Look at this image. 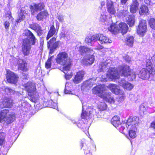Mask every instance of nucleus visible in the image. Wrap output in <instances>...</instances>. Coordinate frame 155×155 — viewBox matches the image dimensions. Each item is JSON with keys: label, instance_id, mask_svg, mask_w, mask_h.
<instances>
[{"label": "nucleus", "instance_id": "obj_1", "mask_svg": "<svg viewBox=\"0 0 155 155\" xmlns=\"http://www.w3.org/2000/svg\"><path fill=\"white\" fill-rule=\"evenodd\" d=\"M120 75L128 77L130 81H133L136 78L135 73L131 71L129 66L121 65L118 67L117 70L115 68H109L106 75V78L103 76L102 80L107 81L109 79L115 80L119 78Z\"/></svg>", "mask_w": 155, "mask_h": 155}, {"label": "nucleus", "instance_id": "obj_2", "mask_svg": "<svg viewBox=\"0 0 155 155\" xmlns=\"http://www.w3.org/2000/svg\"><path fill=\"white\" fill-rule=\"evenodd\" d=\"M106 88L104 85H99L93 88L92 92L94 94H97L107 102L110 104L114 103V100L112 95V94L106 91Z\"/></svg>", "mask_w": 155, "mask_h": 155}, {"label": "nucleus", "instance_id": "obj_3", "mask_svg": "<svg viewBox=\"0 0 155 155\" xmlns=\"http://www.w3.org/2000/svg\"><path fill=\"white\" fill-rule=\"evenodd\" d=\"M56 62L61 65H63L62 68L64 70H68L71 67V61L68 54L65 52L59 53L56 58Z\"/></svg>", "mask_w": 155, "mask_h": 155}, {"label": "nucleus", "instance_id": "obj_4", "mask_svg": "<svg viewBox=\"0 0 155 155\" xmlns=\"http://www.w3.org/2000/svg\"><path fill=\"white\" fill-rule=\"evenodd\" d=\"M98 40L101 44L111 43L112 41L108 38L102 34H97L92 36L87 37L85 39V42L87 44L91 43Z\"/></svg>", "mask_w": 155, "mask_h": 155}, {"label": "nucleus", "instance_id": "obj_5", "mask_svg": "<svg viewBox=\"0 0 155 155\" xmlns=\"http://www.w3.org/2000/svg\"><path fill=\"white\" fill-rule=\"evenodd\" d=\"M128 27L124 23H121L119 25L116 24H112L108 28V30L112 33L115 34L121 32L123 35L125 34L127 31Z\"/></svg>", "mask_w": 155, "mask_h": 155}, {"label": "nucleus", "instance_id": "obj_6", "mask_svg": "<svg viewBox=\"0 0 155 155\" xmlns=\"http://www.w3.org/2000/svg\"><path fill=\"white\" fill-rule=\"evenodd\" d=\"M25 87L28 95L30 97L31 100L36 102L38 99V94L36 91V89L34 85L31 82H29L25 85Z\"/></svg>", "mask_w": 155, "mask_h": 155}, {"label": "nucleus", "instance_id": "obj_7", "mask_svg": "<svg viewBox=\"0 0 155 155\" xmlns=\"http://www.w3.org/2000/svg\"><path fill=\"white\" fill-rule=\"evenodd\" d=\"M15 119L14 114L12 113L9 114L8 109L2 110L0 113V122L3 120L7 122V124H9L13 121Z\"/></svg>", "mask_w": 155, "mask_h": 155}, {"label": "nucleus", "instance_id": "obj_8", "mask_svg": "<svg viewBox=\"0 0 155 155\" xmlns=\"http://www.w3.org/2000/svg\"><path fill=\"white\" fill-rule=\"evenodd\" d=\"M139 118L137 117H130L129 118L126 124H121L120 127V130H124V126L125 125L127 127H130V128L135 129L136 127L137 126L139 123Z\"/></svg>", "mask_w": 155, "mask_h": 155}, {"label": "nucleus", "instance_id": "obj_9", "mask_svg": "<svg viewBox=\"0 0 155 155\" xmlns=\"http://www.w3.org/2000/svg\"><path fill=\"white\" fill-rule=\"evenodd\" d=\"M155 73L154 68L151 67L150 69L148 68H143L142 69L138 74L139 77L144 80H148L150 77V75H153Z\"/></svg>", "mask_w": 155, "mask_h": 155}, {"label": "nucleus", "instance_id": "obj_10", "mask_svg": "<svg viewBox=\"0 0 155 155\" xmlns=\"http://www.w3.org/2000/svg\"><path fill=\"white\" fill-rule=\"evenodd\" d=\"M147 24L146 21L141 20L140 22L137 29L138 34L140 36H143L147 31Z\"/></svg>", "mask_w": 155, "mask_h": 155}, {"label": "nucleus", "instance_id": "obj_11", "mask_svg": "<svg viewBox=\"0 0 155 155\" xmlns=\"http://www.w3.org/2000/svg\"><path fill=\"white\" fill-rule=\"evenodd\" d=\"M31 48V46L29 40L24 39L21 46V51L24 56H28L30 54Z\"/></svg>", "mask_w": 155, "mask_h": 155}, {"label": "nucleus", "instance_id": "obj_12", "mask_svg": "<svg viewBox=\"0 0 155 155\" xmlns=\"http://www.w3.org/2000/svg\"><path fill=\"white\" fill-rule=\"evenodd\" d=\"M108 86L110 89L113 93L117 95L120 94L121 95L120 98L121 101L124 100V97L123 94L124 92L120 90L118 86L115 84H110Z\"/></svg>", "mask_w": 155, "mask_h": 155}, {"label": "nucleus", "instance_id": "obj_13", "mask_svg": "<svg viewBox=\"0 0 155 155\" xmlns=\"http://www.w3.org/2000/svg\"><path fill=\"white\" fill-rule=\"evenodd\" d=\"M18 68L19 70L23 71H26L28 70L29 67L28 63L26 61L18 58L17 59Z\"/></svg>", "mask_w": 155, "mask_h": 155}, {"label": "nucleus", "instance_id": "obj_14", "mask_svg": "<svg viewBox=\"0 0 155 155\" xmlns=\"http://www.w3.org/2000/svg\"><path fill=\"white\" fill-rule=\"evenodd\" d=\"M6 78L8 82L15 84L18 81V77L13 72L10 71H7Z\"/></svg>", "mask_w": 155, "mask_h": 155}, {"label": "nucleus", "instance_id": "obj_15", "mask_svg": "<svg viewBox=\"0 0 155 155\" xmlns=\"http://www.w3.org/2000/svg\"><path fill=\"white\" fill-rule=\"evenodd\" d=\"M56 38L54 37L48 43V47L50 49V54H52L58 47V42H55Z\"/></svg>", "mask_w": 155, "mask_h": 155}, {"label": "nucleus", "instance_id": "obj_16", "mask_svg": "<svg viewBox=\"0 0 155 155\" xmlns=\"http://www.w3.org/2000/svg\"><path fill=\"white\" fill-rule=\"evenodd\" d=\"M13 103V100L11 98L5 97L2 100L0 107L2 108H10L12 107Z\"/></svg>", "mask_w": 155, "mask_h": 155}, {"label": "nucleus", "instance_id": "obj_17", "mask_svg": "<svg viewBox=\"0 0 155 155\" xmlns=\"http://www.w3.org/2000/svg\"><path fill=\"white\" fill-rule=\"evenodd\" d=\"M84 74V72L83 71L77 72L72 79L73 83L75 84H78L80 83L83 79Z\"/></svg>", "mask_w": 155, "mask_h": 155}, {"label": "nucleus", "instance_id": "obj_18", "mask_svg": "<svg viewBox=\"0 0 155 155\" xmlns=\"http://www.w3.org/2000/svg\"><path fill=\"white\" fill-rule=\"evenodd\" d=\"M91 54L84 57L82 60V63L84 65L92 64L94 61V56Z\"/></svg>", "mask_w": 155, "mask_h": 155}, {"label": "nucleus", "instance_id": "obj_19", "mask_svg": "<svg viewBox=\"0 0 155 155\" xmlns=\"http://www.w3.org/2000/svg\"><path fill=\"white\" fill-rule=\"evenodd\" d=\"M79 51L81 55H87L93 53V51L91 48L84 46H80L79 47Z\"/></svg>", "mask_w": 155, "mask_h": 155}, {"label": "nucleus", "instance_id": "obj_20", "mask_svg": "<svg viewBox=\"0 0 155 155\" xmlns=\"http://www.w3.org/2000/svg\"><path fill=\"white\" fill-rule=\"evenodd\" d=\"M26 35L29 40L30 44L32 45H35L37 41V39L35 37L33 34L29 30H27L26 31Z\"/></svg>", "mask_w": 155, "mask_h": 155}, {"label": "nucleus", "instance_id": "obj_21", "mask_svg": "<svg viewBox=\"0 0 155 155\" xmlns=\"http://www.w3.org/2000/svg\"><path fill=\"white\" fill-rule=\"evenodd\" d=\"M119 83V85L129 91L131 90L134 87L133 84L124 79L120 81Z\"/></svg>", "mask_w": 155, "mask_h": 155}, {"label": "nucleus", "instance_id": "obj_22", "mask_svg": "<svg viewBox=\"0 0 155 155\" xmlns=\"http://www.w3.org/2000/svg\"><path fill=\"white\" fill-rule=\"evenodd\" d=\"M139 3L137 0H132L130 6V11L132 13H135L138 9Z\"/></svg>", "mask_w": 155, "mask_h": 155}, {"label": "nucleus", "instance_id": "obj_23", "mask_svg": "<svg viewBox=\"0 0 155 155\" xmlns=\"http://www.w3.org/2000/svg\"><path fill=\"white\" fill-rule=\"evenodd\" d=\"M107 8L108 12L111 15H114L116 13V10L113 2L111 0H107Z\"/></svg>", "mask_w": 155, "mask_h": 155}, {"label": "nucleus", "instance_id": "obj_24", "mask_svg": "<svg viewBox=\"0 0 155 155\" xmlns=\"http://www.w3.org/2000/svg\"><path fill=\"white\" fill-rule=\"evenodd\" d=\"M30 27L32 29L35 31L37 33L38 35L41 36L42 33V30L41 27L37 23H34L30 25Z\"/></svg>", "mask_w": 155, "mask_h": 155}, {"label": "nucleus", "instance_id": "obj_25", "mask_svg": "<svg viewBox=\"0 0 155 155\" xmlns=\"http://www.w3.org/2000/svg\"><path fill=\"white\" fill-rule=\"evenodd\" d=\"M43 8L44 6L41 4H35L33 5H31L30 9L31 14L34 15L35 12L41 10Z\"/></svg>", "mask_w": 155, "mask_h": 155}, {"label": "nucleus", "instance_id": "obj_26", "mask_svg": "<svg viewBox=\"0 0 155 155\" xmlns=\"http://www.w3.org/2000/svg\"><path fill=\"white\" fill-rule=\"evenodd\" d=\"M25 9L22 8L20 10V12L18 14V17L16 20V21L19 23L23 20L25 18V15L26 14Z\"/></svg>", "mask_w": 155, "mask_h": 155}, {"label": "nucleus", "instance_id": "obj_27", "mask_svg": "<svg viewBox=\"0 0 155 155\" xmlns=\"http://www.w3.org/2000/svg\"><path fill=\"white\" fill-rule=\"evenodd\" d=\"M96 81V79L94 78L89 79L84 83L82 86L85 87L87 89H89L95 83Z\"/></svg>", "mask_w": 155, "mask_h": 155}, {"label": "nucleus", "instance_id": "obj_28", "mask_svg": "<svg viewBox=\"0 0 155 155\" xmlns=\"http://www.w3.org/2000/svg\"><path fill=\"white\" fill-rule=\"evenodd\" d=\"M127 22L130 27L134 25L135 22V17L134 15H129L126 19Z\"/></svg>", "mask_w": 155, "mask_h": 155}, {"label": "nucleus", "instance_id": "obj_29", "mask_svg": "<svg viewBox=\"0 0 155 155\" xmlns=\"http://www.w3.org/2000/svg\"><path fill=\"white\" fill-rule=\"evenodd\" d=\"M125 44L130 47H132L134 43V38L132 36H127L125 39Z\"/></svg>", "mask_w": 155, "mask_h": 155}, {"label": "nucleus", "instance_id": "obj_30", "mask_svg": "<svg viewBox=\"0 0 155 155\" xmlns=\"http://www.w3.org/2000/svg\"><path fill=\"white\" fill-rule=\"evenodd\" d=\"M6 20H7L4 23L5 28L6 29H8L10 25L9 21H12L13 18L11 15V13L6 14L5 15Z\"/></svg>", "mask_w": 155, "mask_h": 155}, {"label": "nucleus", "instance_id": "obj_31", "mask_svg": "<svg viewBox=\"0 0 155 155\" xmlns=\"http://www.w3.org/2000/svg\"><path fill=\"white\" fill-rule=\"evenodd\" d=\"M111 62V60H108L106 61L103 62H101L100 64V66L99 67V69L98 70V72H101L103 71L107 67L108 64Z\"/></svg>", "mask_w": 155, "mask_h": 155}, {"label": "nucleus", "instance_id": "obj_32", "mask_svg": "<svg viewBox=\"0 0 155 155\" xmlns=\"http://www.w3.org/2000/svg\"><path fill=\"white\" fill-rule=\"evenodd\" d=\"M57 33V32L56 31L54 26L53 25H52L50 27V30L48 33V34L46 37L47 40H48L53 35H56Z\"/></svg>", "mask_w": 155, "mask_h": 155}, {"label": "nucleus", "instance_id": "obj_33", "mask_svg": "<svg viewBox=\"0 0 155 155\" xmlns=\"http://www.w3.org/2000/svg\"><path fill=\"white\" fill-rule=\"evenodd\" d=\"M111 123L115 127H118L120 124V118L115 116L111 120Z\"/></svg>", "mask_w": 155, "mask_h": 155}, {"label": "nucleus", "instance_id": "obj_34", "mask_svg": "<svg viewBox=\"0 0 155 155\" xmlns=\"http://www.w3.org/2000/svg\"><path fill=\"white\" fill-rule=\"evenodd\" d=\"M48 14V12L46 11L41 12L37 15V18L38 20H41L45 18Z\"/></svg>", "mask_w": 155, "mask_h": 155}, {"label": "nucleus", "instance_id": "obj_35", "mask_svg": "<svg viewBox=\"0 0 155 155\" xmlns=\"http://www.w3.org/2000/svg\"><path fill=\"white\" fill-rule=\"evenodd\" d=\"M148 9L147 7L144 5L141 6L139 10V13L141 15L146 14L148 12Z\"/></svg>", "mask_w": 155, "mask_h": 155}, {"label": "nucleus", "instance_id": "obj_36", "mask_svg": "<svg viewBox=\"0 0 155 155\" xmlns=\"http://www.w3.org/2000/svg\"><path fill=\"white\" fill-rule=\"evenodd\" d=\"M72 87V85L71 83H66L64 90V93L65 94H73L71 91V88Z\"/></svg>", "mask_w": 155, "mask_h": 155}, {"label": "nucleus", "instance_id": "obj_37", "mask_svg": "<svg viewBox=\"0 0 155 155\" xmlns=\"http://www.w3.org/2000/svg\"><path fill=\"white\" fill-rule=\"evenodd\" d=\"M70 69L68 70H64L63 68H62V71L65 74V78L66 79H69L71 78L72 76V73L70 71Z\"/></svg>", "mask_w": 155, "mask_h": 155}, {"label": "nucleus", "instance_id": "obj_38", "mask_svg": "<svg viewBox=\"0 0 155 155\" xmlns=\"http://www.w3.org/2000/svg\"><path fill=\"white\" fill-rule=\"evenodd\" d=\"M54 58V57L53 56H52L50 58H48L45 64V66L46 68L48 69L51 68V61H52V59Z\"/></svg>", "mask_w": 155, "mask_h": 155}, {"label": "nucleus", "instance_id": "obj_39", "mask_svg": "<svg viewBox=\"0 0 155 155\" xmlns=\"http://www.w3.org/2000/svg\"><path fill=\"white\" fill-rule=\"evenodd\" d=\"M91 113L90 111L89 113H87L86 112L83 111L81 115V117L82 119H86V120L89 119L90 116H91Z\"/></svg>", "mask_w": 155, "mask_h": 155}, {"label": "nucleus", "instance_id": "obj_40", "mask_svg": "<svg viewBox=\"0 0 155 155\" xmlns=\"http://www.w3.org/2000/svg\"><path fill=\"white\" fill-rule=\"evenodd\" d=\"M148 24L151 28L155 30V19L153 18H151L149 20Z\"/></svg>", "mask_w": 155, "mask_h": 155}, {"label": "nucleus", "instance_id": "obj_41", "mask_svg": "<svg viewBox=\"0 0 155 155\" xmlns=\"http://www.w3.org/2000/svg\"><path fill=\"white\" fill-rule=\"evenodd\" d=\"M107 107L106 104L104 102H101L98 104V108L100 110H104L106 109Z\"/></svg>", "mask_w": 155, "mask_h": 155}, {"label": "nucleus", "instance_id": "obj_42", "mask_svg": "<svg viewBox=\"0 0 155 155\" xmlns=\"http://www.w3.org/2000/svg\"><path fill=\"white\" fill-rule=\"evenodd\" d=\"M135 129H131V130H130L129 131V134L130 137L132 138H134L136 136V133L135 130Z\"/></svg>", "mask_w": 155, "mask_h": 155}, {"label": "nucleus", "instance_id": "obj_43", "mask_svg": "<svg viewBox=\"0 0 155 155\" xmlns=\"http://www.w3.org/2000/svg\"><path fill=\"white\" fill-rule=\"evenodd\" d=\"M69 35V32L67 30H63L60 34L61 37L63 38H66L68 39V37Z\"/></svg>", "mask_w": 155, "mask_h": 155}, {"label": "nucleus", "instance_id": "obj_44", "mask_svg": "<svg viewBox=\"0 0 155 155\" xmlns=\"http://www.w3.org/2000/svg\"><path fill=\"white\" fill-rule=\"evenodd\" d=\"M146 65L147 67L149 69H150L151 67L152 68H154L151 66L152 62L151 59H147L145 61Z\"/></svg>", "mask_w": 155, "mask_h": 155}, {"label": "nucleus", "instance_id": "obj_45", "mask_svg": "<svg viewBox=\"0 0 155 155\" xmlns=\"http://www.w3.org/2000/svg\"><path fill=\"white\" fill-rule=\"evenodd\" d=\"M5 135L4 133L0 131V145H2L4 142Z\"/></svg>", "mask_w": 155, "mask_h": 155}, {"label": "nucleus", "instance_id": "obj_46", "mask_svg": "<svg viewBox=\"0 0 155 155\" xmlns=\"http://www.w3.org/2000/svg\"><path fill=\"white\" fill-rule=\"evenodd\" d=\"M64 17L63 15L61 14H57L56 18L60 22H63L64 20Z\"/></svg>", "mask_w": 155, "mask_h": 155}, {"label": "nucleus", "instance_id": "obj_47", "mask_svg": "<svg viewBox=\"0 0 155 155\" xmlns=\"http://www.w3.org/2000/svg\"><path fill=\"white\" fill-rule=\"evenodd\" d=\"M140 113H144L146 110V108L144 104L141 105L140 107Z\"/></svg>", "mask_w": 155, "mask_h": 155}, {"label": "nucleus", "instance_id": "obj_48", "mask_svg": "<svg viewBox=\"0 0 155 155\" xmlns=\"http://www.w3.org/2000/svg\"><path fill=\"white\" fill-rule=\"evenodd\" d=\"M5 91L8 92L10 94H14L15 93V91L13 89L9 88H7L5 89Z\"/></svg>", "mask_w": 155, "mask_h": 155}, {"label": "nucleus", "instance_id": "obj_49", "mask_svg": "<svg viewBox=\"0 0 155 155\" xmlns=\"http://www.w3.org/2000/svg\"><path fill=\"white\" fill-rule=\"evenodd\" d=\"M106 19V16L104 14H103L101 15L100 17V19L101 21L103 22Z\"/></svg>", "mask_w": 155, "mask_h": 155}, {"label": "nucleus", "instance_id": "obj_50", "mask_svg": "<svg viewBox=\"0 0 155 155\" xmlns=\"http://www.w3.org/2000/svg\"><path fill=\"white\" fill-rule=\"evenodd\" d=\"M124 58L127 62H129L130 61L131 58L128 56H126L124 57Z\"/></svg>", "mask_w": 155, "mask_h": 155}, {"label": "nucleus", "instance_id": "obj_51", "mask_svg": "<svg viewBox=\"0 0 155 155\" xmlns=\"http://www.w3.org/2000/svg\"><path fill=\"white\" fill-rule=\"evenodd\" d=\"M72 122L74 124H75V123L77 124V126H78V127H81V125L80 124V122H79L78 123V122L77 121V120L75 119V120H72Z\"/></svg>", "mask_w": 155, "mask_h": 155}, {"label": "nucleus", "instance_id": "obj_52", "mask_svg": "<svg viewBox=\"0 0 155 155\" xmlns=\"http://www.w3.org/2000/svg\"><path fill=\"white\" fill-rule=\"evenodd\" d=\"M103 48V46H102V45H99L97 47L95 48H94V49L99 50Z\"/></svg>", "mask_w": 155, "mask_h": 155}, {"label": "nucleus", "instance_id": "obj_53", "mask_svg": "<svg viewBox=\"0 0 155 155\" xmlns=\"http://www.w3.org/2000/svg\"><path fill=\"white\" fill-rule=\"evenodd\" d=\"M150 126L151 127L155 129V121L152 122L151 123Z\"/></svg>", "mask_w": 155, "mask_h": 155}, {"label": "nucleus", "instance_id": "obj_54", "mask_svg": "<svg viewBox=\"0 0 155 155\" xmlns=\"http://www.w3.org/2000/svg\"><path fill=\"white\" fill-rule=\"evenodd\" d=\"M128 0H120L122 4L125 5Z\"/></svg>", "mask_w": 155, "mask_h": 155}, {"label": "nucleus", "instance_id": "obj_55", "mask_svg": "<svg viewBox=\"0 0 155 155\" xmlns=\"http://www.w3.org/2000/svg\"><path fill=\"white\" fill-rule=\"evenodd\" d=\"M150 105L153 107H155V106L154 105V104L153 103H151V104H150Z\"/></svg>", "mask_w": 155, "mask_h": 155}, {"label": "nucleus", "instance_id": "obj_56", "mask_svg": "<svg viewBox=\"0 0 155 155\" xmlns=\"http://www.w3.org/2000/svg\"><path fill=\"white\" fill-rule=\"evenodd\" d=\"M83 143H82L81 142V148H82L83 147Z\"/></svg>", "mask_w": 155, "mask_h": 155}, {"label": "nucleus", "instance_id": "obj_57", "mask_svg": "<svg viewBox=\"0 0 155 155\" xmlns=\"http://www.w3.org/2000/svg\"><path fill=\"white\" fill-rule=\"evenodd\" d=\"M105 4V3L104 2H102L101 3V5H104Z\"/></svg>", "mask_w": 155, "mask_h": 155}, {"label": "nucleus", "instance_id": "obj_58", "mask_svg": "<svg viewBox=\"0 0 155 155\" xmlns=\"http://www.w3.org/2000/svg\"><path fill=\"white\" fill-rule=\"evenodd\" d=\"M125 12L126 13V14H127L128 13V12L127 11H125Z\"/></svg>", "mask_w": 155, "mask_h": 155}, {"label": "nucleus", "instance_id": "obj_59", "mask_svg": "<svg viewBox=\"0 0 155 155\" xmlns=\"http://www.w3.org/2000/svg\"><path fill=\"white\" fill-rule=\"evenodd\" d=\"M25 104V103H24L23 104H21V106H23V104Z\"/></svg>", "mask_w": 155, "mask_h": 155}, {"label": "nucleus", "instance_id": "obj_60", "mask_svg": "<svg viewBox=\"0 0 155 155\" xmlns=\"http://www.w3.org/2000/svg\"><path fill=\"white\" fill-rule=\"evenodd\" d=\"M54 105L55 106H56L57 105V104H56V103H55L54 104Z\"/></svg>", "mask_w": 155, "mask_h": 155}, {"label": "nucleus", "instance_id": "obj_61", "mask_svg": "<svg viewBox=\"0 0 155 155\" xmlns=\"http://www.w3.org/2000/svg\"><path fill=\"white\" fill-rule=\"evenodd\" d=\"M56 25H57V24H58V22L57 24V23H56Z\"/></svg>", "mask_w": 155, "mask_h": 155}, {"label": "nucleus", "instance_id": "obj_62", "mask_svg": "<svg viewBox=\"0 0 155 155\" xmlns=\"http://www.w3.org/2000/svg\"><path fill=\"white\" fill-rule=\"evenodd\" d=\"M83 109H84V107H83Z\"/></svg>", "mask_w": 155, "mask_h": 155}, {"label": "nucleus", "instance_id": "obj_63", "mask_svg": "<svg viewBox=\"0 0 155 155\" xmlns=\"http://www.w3.org/2000/svg\"><path fill=\"white\" fill-rule=\"evenodd\" d=\"M59 27V25H58V28Z\"/></svg>", "mask_w": 155, "mask_h": 155}, {"label": "nucleus", "instance_id": "obj_64", "mask_svg": "<svg viewBox=\"0 0 155 155\" xmlns=\"http://www.w3.org/2000/svg\"><path fill=\"white\" fill-rule=\"evenodd\" d=\"M154 0L155 1L154 3H155V0Z\"/></svg>", "mask_w": 155, "mask_h": 155}]
</instances>
